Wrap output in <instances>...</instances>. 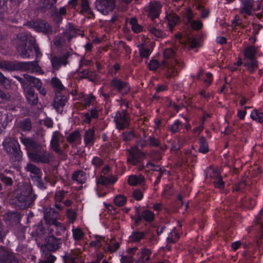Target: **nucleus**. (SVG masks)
<instances>
[{"label":"nucleus","instance_id":"c9c22d12","mask_svg":"<svg viewBox=\"0 0 263 263\" xmlns=\"http://www.w3.org/2000/svg\"><path fill=\"white\" fill-rule=\"evenodd\" d=\"M144 180V177L142 176H137L136 175H132L128 177L127 183L131 186H136L141 184Z\"/></svg>","mask_w":263,"mask_h":263},{"label":"nucleus","instance_id":"69168bd1","mask_svg":"<svg viewBox=\"0 0 263 263\" xmlns=\"http://www.w3.org/2000/svg\"><path fill=\"white\" fill-rule=\"evenodd\" d=\"M184 15L186 20L184 21V24L185 25H188L189 23L192 21V18L193 17V14L190 8H187L185 10Z\"/></svg>","mask_w":263,"mask_h":263},{"label":"nucleus","instance_id":"1a4fd4ad","mask_svg":"<svg viewBox=\"0 0 263 263\" xmlns=\"http://www.w3.org/2000/svg\"><path fill=\"white\" fill-rule=\"evenodd\" d=\"M15 78L21 83L23 89L30 85H33L42 95L45 96L46 95V90L42 86V83L38 78L27 74H24L23 77L15 76Z\"/></svg>","mask_w":263,"mask_h":263},{"label":"nucleus","instance_id":"c03bdc74","mask_svg":"<svg viewBox=\"0 0 263 263\" xmlns=\"http://www.w3.org/2000/svg\"><path fill=\"white\" fill-rule=\"evenodd\" d=\"M51 145L53 150L58 154L61 155L62 153V151L60 148L59 144V139L57 136H53L51 141Z\"/></svg>","mask_w":263,"mask_h":263},{"label":"nucleus","instance_id":"0e129e2a","mask_svg":"<svg viewBox=\"0 0 263 263\" xmlns=\"http://www.w3.org/2000/svg\"><path fill=\"white\" fill-rule=\"evenodd\" d=\"M0 180L6 185H11L13 184L12 178L3 173L0 174Z\"/></svg>","mask_w":263,"mask_h":263},{"label":"nucleus","instance_id":"f03ea898","mask_svg":"<svg viewBox=\"0 0 263 263\" xmlns=\"http://www.w3.org/2000/svg\"><path fill=\"white\" fill-rule=\"evenodd\" d=\"M171 48H166L163 51V60L160 62L153 58L148 64L151 71H155L160 67L164 69L167 78L174 77L178 75L181 63V32H178L172 40Z\"/></svg>","mask_w":263,"mask_h":263},{"label":"nucleus","instance_id":"a211bd4d","mask_svg":"<svg viewBox=\"0 0 263 263\" xmlns=\"http://www.w3.org/2000/svg\"><path fill=\"white\" fill-rule=\"evenodd\" d=\"M135 216V223L136 226H138L142 220L147 223H152L155 218L154 212L148 209H145L141 212H137Z\"/></svg>","mask_w":263,"mask_h":263},{"label":"nucleus","instance_id":"774afa93","mask_svg":"<svg viewBox=\"0 0 263 263\" xmlns=\"http://www.w3.org/2000/svg\"><path fill=\"white\" fill-rule=\"evenodd\" d=\"M135 260L136 258L134 257L127 255L122 256L120 259L121 263H133Z\"/></svg>","mask_w":263,"mask_h":263},{"label":"nucleus","instance_id":"393cba45","mask_svg":"<svg viewBox=\"0 0 263 263\" xmlns=\"http://www.w3.org/2000/svg\"><path fill=\"white\" fill-rule=\"evenodd\" d=\"M127 152V163L130 165H137L138 167L140 164H141L140 154L138 152L133 150L128 149Z\"/></svg>","mask_w":263,"mask_h":263},{"label":"nucleus","instance_id":"3c124183","mask_svg":"<svg viewBox=\"0 0 263 263\" xmlns=\"http://www.w3.org/2000/svg\"><path fill=\"white\" fill-rule=\"evenodd\" d=\"M81 135L79 130H75L71 132L66 138L67 141L69 143L74 142L77 140L80 139Z\"/></svg>","mask_w":263,"mask_h":263},{"label":"nucleus","instance_id":"f704fd0d","mask_svg":"<svg viewBox=\"0 0 263 263\" xmlns=\"http://www.w3.org/2000/svg\"><path fill=\"white\" fill-rule=\"evenodd\" d=\"M257 50V48L253 46H249L245 48L243 51L245 60L255 59Z\"/></svg>","mask_w":263,"mask_h":263},{"label":"nucleus","instance_id":"13d9d810","mask_svg":"<svg viewBox=\"0 0 263 263\" xmlns=\"http://www.w3.org/2000/svg\"><path fill=\"white\" fill-rule=\"evenodd\" d=\"M0 86L7 89L10 87V81L1 71H0Z\"/></svg>","mask_w":263,"mask_h":263},{"label":"nucleus","instance_id":"8fccbe9b","mask_svg":"<svg viewBox=\"0 0 263 263\" xmlns=\"http://www.w3.org/2000/svg\"><path fill=\"white\" fill-rule=\"evenodd\" d=\"M245 65L250 72H253L257 68L258 64L256 59L246 60Z\"/></svg>","mask_w":263,"mask_h":263},{"label":"nucleus","instance_id":"dca6fc26","mask_svg":"<svg viewBox=\"0 0 263 263\" xmlns=\"http://www.w3.org/2000/svg\"><path fill=\"white\" fill-rule=\"evenodd\" d=\"M21 142L25 146L26 149L30 152H37L43 146L39 141L34 139L22 136L20 138Z\"/></svg>","mask_w":263,"mask_h":263},{"label":"nucleus","instance_id":"79ce46f5","mask_svg":"<svg viewBox=\"0 0 263 263\" xmlns=\"http://www.w3.org/2000/svg\"><path fill=\"white\" fill-rule=\"evenodd\" d=\"M96 102L97 98L92 93H90L83 100V103L85 108L90 107L91 105H93L94 103Z\"/></svg>","mask_w":263,"mask_h":263},{"label":"nucleus","instance_id":"2eb2a0df","mask_svg":"<svg viewBox=\"0 0 263 263\" xmlns=\"http://www.w3.org/2000/svg\"><path fill=\"white\" fill-rule=\"evenodd\" d=\"M61 245L62 241L60 238L51 236L46 239V243L41 247V251H43L44 255H46V252H54L61 247Z\"/></svg>","mask_w":263,"mask_h":263},{"label":"nucleus","instance_id":"4be33fe9","mask_svg":"<svg viewBox=\"0 0 263 263\" xmlns=\"http://www.w3.org/2000/svg\"><path fill=\"white\" fill-rule=\"evenodd\" d=\"M58 212L53 208H47L44 211V218L47 224L57 226L60 223L57 221Z\"/></svg>","mask_w":263,"mask_h":263},{"label":"nucleus","instance_id":"680f3d73","mask_svg":"<svg viewBox=\"0 0 263 263\" xmlns=\"http://www.w3.org/2000/svg\"><path fill=\"white\" fill-rule=\"evenodd\" d=\"M91 163L95 167L98 168L103 165L104 161L102 158L98 156H94L92 159Z\"/></svg>","mask_w":263,"mask_h":263},{"label":"nucleus","instance_id":"37998d69","mask_svg":"<svg viewBox=\"0 0 263 263\" xmlns=\"http://www.w3.org/2000/svg\"><path fill=\"white\" fill-rule=\"evenodd\" d=\"M7 219L12 222L18 223L22 219V215L18 212H10L7 214Z\"/></svg>","mask_w":263,"mask_h":263},{"label":"nucleus","instance_id":"ea45409f","mask_svg":"<svg viewBox=\"0 0 263 263\" xmlns=\"http://www.w3.org/2000/svg\"><path fill=\"white\" fill-rule=\"evenodd\" d=\"M42 252V259L41 260L39 263H54L55 260H56V257L52 255L51 252H46V255L44 254V251H41Z\"/></svg>","mask_w":263,"mask_h":263},{"label":"nucleus","instance_id":"c756f323","mask_svg":"<svg viewBox=\"0 0 263 263\" xmlns=\"http://www.w3.org/2000/svg\"><path fill=\"white\" fill-rule=\"evenodd\" d=\"M140 57L142 59H148L153 51L152 46L141 44L138 46Z\"/></svg>","mask_w":263,"mask_h":263},{"label":"nucleus","instance_id":"bf43d9fd","mask_svg":"<svg viewBox=\"0 0 263 263\" xmlns=\"http://www.w3.org/2000/svg\"><path fill=\"white\" fill-rule=\"evenodd\" d=\"M84 234L80 229H76L72 231V236L74 240L79 241L83 237Z\"/></svg>","mask_w":263,"mask_h":263},{"label":"nucleus","instance_id":"0eeeda50","mask_svg":"<svg viewBox=\"0 0 263 263\" xmlns=\"http://www.w3.org/2000/svg\"><path fill=\"white\" fill-rule=\"evenodd\" d=\"M37 198L31 186H27L22 190L13 199L14 204L20 209L31 208L34 204Z\"/></svg>","mask_w":263,"mask_h":263},{"label":"nucleus","instance_id":"473e14b6","mask_svg":"<svg viewBox=\"0 0 263 263\" xmlns=\"http://www.w3.org/2000/svg\"><path fill=\"white\" fill-rule=\"evenodd\" d=\"M147 141L150 146L159 147L162 152H164L167 149L165 145H161L160 140L154 136H149Z\"/></svg>","mask_w":263,"mask_h":263},{"label":"nucleus","instance_id":"f257e3e1","mask_svg":"<svg viewBox=\"0 0 263 263\" xmlns=\"http://www.w3.org/2000/svg\"><path fill=\"white\" fill-rule=\"evenodd\" d=\"M161 8V3L156 1H151L144 7L145 14L149 20V22L147 25V29L155 37V40L165 36L166 34L163 31L165 28L173 32L174 27L180 21L179 16L176 13L172 12L167 14L165 17V21L161 23L159 20Z\"/></svg>","mask_w":263,"mask_h":263},{"label":"nucleus","instance_id":"412c9836","mask_svg":"<svg viewBox=\"0 0 263 263\" xmlns=\"http://www.w3.org/2000/svg\"><path fill=\"white\" fill-rule=\"evenodd\" d=\"M32 27L37 32H43L46 34H51L52 29L51 26L44 20L39 19L33 21Z\"/></svg>","mask_w":263,"mask_h":263},{"label":"nucleus","instance_id":"6ab92c4d","mask_svg":"<svg viewBox=\"0 0 263 263\" xmlns=\"http://www.w3.org/2000/svg\"><path fill=\"white\" fill-rule=\"evenodd\" d=\"M117 181V178L111 177H107L104 176H101L98 179H97V185L98 189L97 190V194L98 197H104L106 195V192H103L100 193L99 190L101 189V186L107 187L109 185L114 184Z\"/></svg>","mask_w":263,"mask_h":263},{"label":"nucleus","instance_id":"9d476101","mask_svg":"<svg viewBox=\"0 0 263 263\" xmlns=\"http://www.w3.org/2000/svg\"><path fill=\"white\" fill-rule=\"evenodd\" d=\"M200 46V42L195 37L191 30H189L182 34V48L191 50L198 48Z\"/></svg>","mask_w":263,"mask_h":263},{"label":"nucleus","instance_id":"2f4dec72","mask_svg":"<svg viewBox=\"0 0 263 263\" xmlns=\"http://www.w3.org/2000/svg\"><path fill=\"white\" fill-rule=\"evenodd\" d=\"M72 179L79 183L84 184L86 180V173L83 170L74 171L72 175Z\"/></svg>","mask_w":263,"mask_h":263},{"label":"nucleus","instance_id":"423d86ee","mask_svg":"<svg viewBox=\"0 0 263 263\" xmlns=\"http://www.w3.org/2000/svg\"><path fill=\"white\" fill-rule=\"evenodd\" d=\"M3 146L12 164L19 165L22 160L23 153L17 140L12 138H6L3 142Z\"/></svg>","mask_w":263,"mask_h":263},{"label":"nucleus","instance_id":"58836bf2","mask_svg":"<svg viewBox=\"0 0 263 263\" xmlns=\"http://www.w3.org/2000/svg\"><path fill=\"white\" fill-rule=\"evenodd\" d=\"M10 3L13 4L15 3V0H9ZM7 1L8 0H0V22H3L4 18L5 13L8 9L7 7Z\"/></svg>","mask_w":263,"mask_h":263},{"label":"nucleus","instance_id":"09e8293b","mask_svg":"<svg viewBox=\"0 0 263 263\" xmlns=\"http://www.w3.org/2000/svg\"><path fill=\"white\" fill-rule=\"evenodd\" d=\"M135 135L133 130H126L123 132L120 135V138L125 142L132 140L135 138Z\"/></svg>","mask_w":263,"mask_h":263},{"label":"nucleus","instance_id":"6e6d98bb","mask_svg":"<svg viewBox=\"0 0 263 263\" xmlns=\"http://www.w3.org/2000/svg\"><path fill=\"white\" fill-rule=\"evenodd\" d=\"M251 117L252 119L260 123L263 122V113L257 110H254L251 112Z\"/></svg>","mask_w":263,"mask_h":263},{"label":"nucleus","instance_id":"052dcab7","mask_svg":"<svg viewBox=\"0 0 263 263\" xmlns=\"http://www.w3.org/2000/svg\"><path fill=\"white\" fill-rule=\"evenodd\" d=\"M162 151L160 150L153 149L150 152V155L153 159L159 161L162 158Z\"/></svg>","mask_w":263,"mask_h":263},{"label":"nucleus","instance_id":"20e7f679","mask_svg":"<svg viewBox=\"0 0 263 263\" xmlns=\"http://www.w3.org/2000/svg\"><path fill=\"white\" fill-rule=\"evenodd\" d=\"M109 86L110 90L107 92L102 91L101 95L104 97L105 101L115 97L119 93L121 96H125L128 94L130 91V86L128 82L123 81L118 77H114L110 80Z\"/></svg>","mask_w":263,"mask_h":263},{"label":"nucleus","instance_id":"7ed1b4c3","mask_svg":"<svg viewBox=\"0 0 263 263\" xmlns=\"http://www.w3.org/2000/svg\"><path fill=\"white\" fill-rule=\"evenodd\" d=\"M16 49L24 59L30 58L34 54L36 59L42 56L35 37L29 32H20L17 35Z\"/></svg>","mask_w":263,"mask_h":263},{"label":"nucleus","instance_id":"9b49d317","mask_svg":"<svg viewBox=\"0 0 263 263\" xmlns=\"http://www.w3.org/2000/svg\"><path fill=\"white\" fill-rule=\"evenodd\" d=\"M27 155L29 159L34 162L49 163L50 162V154L44 146L37 152H28Z\"/></svg>","mask_w":263,"mask_h":263},{"label":"nucleus","instance_id":"5701e85b","mask_svg":"<svg viewBox=\"0 0 263 263\" xmlns=\"http://www.w3.org/2000/svg\"><path fill=\"white\" fill-rule=\"evenodd\" d=\"M35 87L33 85H30L29 87L24 89L26 93V97L28 103L31 105H35L38 102V97L37 93H35L34 89Z\"/></svg>","mask_w":263,"mask_h":263},{"label":"nucleus","instance_id":"bb28decb","mask_svg":"<svg viewBox=\"0 0 263 263\" xmlns=\"http://www.w3.org/2000/svg\"><path fill=\"white\" fill-rule=\"evenodd\" d=\"M66 14V10L65 7H61L58 10L56 7L51 9L50 16L53 20L57 23H61L62 21V16Z\"/></svg>","mask_w":263,"mask_h":263},{"label":"nucleus","instance_id":"b1692460","mask_svg":"<svg viewBox=\"0 0 263 263\" xmlns=\"http://www.w3.org/2000/svg\"><path fill=\"white\" fill-rule=\"evenodd\" d=\"M79 13L90 19H94L95 14L89 6L88 0H82Z\"/></svg>","mask_w":263,"mask_h":263},{"label":"nucleus","instance_id":"de8ad7c7","mask_svg":"<svg viewBox=\"0 0 263 263\" xmlns=\"http://www.w3.org/2000/svg\"><path fill=\"white\" fill-rule=\"evenodd\" d=\"M20 127L23 132H29L31 129V122L29 118H26L21 121Z\"/></svg>","mask_w":263,"mask_h":263},{"label":"nucleus","instance_id":"c85d7f7f","mask_svg":"<svg viewBox=\"0 0 263 263\" xmlns=\"http://www.w3.org/2000/svg\"><path fill=\"white\" fill-rule=\"evenodd\" d=\"M57 0H40L39 10L41 13H45L53 8Z\"/></svg>","mask_w":263,"mask_h":263},{"label":"nucleus","instance_id":"aec40b11","mask_svg":"<svg viewBox=\"0 0 263 263\" xmlns=\"http://www.w3.org/2000/svg\"><path fill=\"white\" fill-rule=\"evenodd\" d=\"M68 100V95H55L53 102V107L58 114H62Z\"/></svg>","mask_w":263,"mask_h":263},{"label":"nucleus","instance_id":"4d7b16f0","mask_svg":"<svg viewBox=\"0 0 263 263\" xmlns=\"http://www.w3.org/2000/svg\"><path fill=\"white\" fill-rule=\"evenodd\" d=\"M180 125L181 122L179 120H176L173 124L169 126V130L172 134H175L179 132Z\"/></svg>","mask_w":263,"mask_h":263},{"label":"nucleus","instance_id":"e433bc0d","mask_svg":"<svg viewBox=\"0 0 263 263\" xmlns=\"http://www.w3.org/2000/svg\"><path fill=\"white\" fill-rule=\"evenodd\" d=\"M51 85L52 87L54 88L58 92H61L65 89V87L62 84L61 80L57 78H52L50 81Z\"/></svg>","mask_w":263,"mask_h":263},{"label":"nucleus","instance_id":"4468645a","mask_svg":"<svg viewBox=\"0 0 263 263\" xmlns=\"http://www.w3.org/2000/svg\"><path fill=\"white\" fill-rule=\"evenodd\" d=\"M95 7L103 14L107 15L116 7L115 0H96Z\"/></svg>","mask_w":263,"mask_h":263},{"label":"nucleus","instance_id":"a18cd8bd","mask_svg":"<svg viewBox=\"0 0 263 263\" xmlns=\"http://www.w3.org/2000/svg\"><path fill=\"white\" fill-rule=\"evenodd\" d=\"M26 169L28 172L35 175V176H34L35 178L42 175L41 170L35 164L28 163L27 165Z\"/></svg>","mask_w":263,"mask_h":263},{"label":"nucleus","instance_id":"f3484780","mask_svg":"<svg viewBox=\"0 0 263 263\" xmlns=\"http://www.w3.org/2000/svg\"><path fill=\"white\" fill-rule=\"evenodd\" d=\"M72 56L71 52L66 51L62 52L59 56H54L51 60V65L53 68L58 70L61 66H66L68 63L69 58Z\"/></svg>","mask_w":263,"mask_h":263},{"label":"nucleus","instance_id":"e2e57ef3","mask_svg":"<svg viewBox=\"0 0 263 263\" xmlns=\"http://www.w3.org/2000/svg\"><path fill=\"white\" fill-rule=\"evenodd\" d=\"M133 197L137 201L142 200L143 198V193L141 189H135L133 192Z\"/></svg>","mask_w":263,"mask_h":263},{"label":"nucleus","instance_id":"603ef678","mask_svg":"<svg viewBox=\"0 0 263 263\" xmlns=\"http://www.w3.org/2000/svg\"><path fill=\"white\" fill-rule=\"evenodd\" d=\"M126 197L121 194L117 195L114 199L115 204L118 206H123L126 203Z\"/></svg>","mask_w":263,"mask_h":263},{"label":"nucleus","instance_id":"a19ab883","mask_svg":"<svg viewBox=\"0 0 263 263\" xmlns=\"http://www.w3.org/2000/svg\"><path fill=\"white\" fill-rule=\"evenodd\" d=\"M46 233V229L41 224H39L33 228V230L32 232L33 236L41 238L44 236Z\"/></svg>","mask_w":263,"mask_h":263},{"label":"nucleus","instance_id":"f8f14e48","mask_svg":"<svg viewBox=\"0 0 263 263\" xmlns=\"http://www.w3.org/2000/svg\"><path fill=\"white\" fill-rule=\"evenodd\" d=\"M114 121L118 129L124 130L129 126L130 115L126 109H122L117 112Z\"/></svg>","mask_w":263,"mask_h":263},{"label":"nucleus","instance_id":"864d4df0","mask_svg":"<svg viewBox=\"0 0 263 263\" xmlns=\"http://www.w3.org/2000/svg\"><path fill=\"white\" fill-rule=\"evenodd\" d=\"M179 239V235L176 231H172L170 233L166 238L167 243H174Z\"/></svg>","mask_w":263,"mask_h":263},{"label":"nucleus","instance_id":"5fc2aeb1","mask_svg":"<svg viewBox=\"0 0 263 263\" xmlns=\"http://www.w3.org/2000/svg\"><path fill=\"white\" fill-rule=\"evenodd\" d=\"M200 147L199 151L203 154L206 153L209 151V146L208 143L203 137L199 139Z\"/></svg>","mask_w":263,"mask_h":263},{"label":"nucleus","instance_id":"338daca9","mask_svg":"<svg viewBox=\"0 0 263 263\" xmlns=\"http://www.w3.org/2000/svg\"><path fill=\"white\" fill-rule=\"evenodd\" d=\"M189 25L194 30H199L202 27V23L198 20H192L189 23Z\"/></svg>","mask_w":263,"mask_h":263},{"label":"nucleus","instance_id":"ddd939ff","mask_svg":"<svg viewBox=\"0 0 263 263\" xmlns=\"http://www.w3.org/2000/svg\"><path fill=\"white\" fill-rule=\"evenodd\" d=\"M259 9V3L255 2L253 0H242V6L239 12L246 17L247 15H252L253 12L257 11Z\"/></svg>","mask_w":263,"mask_h":263},{"label":"nucleus","instance_id":"7c9ffc66","mask_svg":"<svg viewBox=\"0 0 263 263\" xmlns=\"http://www.w3.org/2000/svg\"><path fill=\"white\" fill-rule=\"evenodd\" d=\"M138 170L143 172H147L149 171H159L161 170V167L159 165L148 161L146 163V165L143 163L140 164L138 167Z\"/></svg>","mask_w":263,"mask_h":263},{"label":"nucleus","instance_id":"4c0bfd02","mask_svg":"<svg viewBox=\"0 0 263 263\" xmlns=\"http://www.w3.org/2000/svg\"><path fill=\"white\" fill-rule=\"evenodd\" d=\"M129 24L131 25V29L134 33H138L142 31L143 27L138 24L137 18L132 17L129 21Z\"/></svg>","mask_w":263,"mask_h":263},{"label":"nucleus","instance_id":"39448f33","mask_svg":"<svg viewBox=\"0 0 263 263\" xmlns=\"http://www.w3.org/2000/svg\"><path fill=\"white\" fill-rule=\"evenodd\" d=\"M145 228H137L134 230L128 237L131 242H139L143 240V245L146 247H151L157 243V236L154 233H150L149 228L145 224Z\"/></svg>","mask_w":263,"mask_h":263},{"label":"nucleus","instance_id":"49530a36","mask_svg":"<svg viewBox=\"0 0 263 263\" xmlns=\"http://www.w3.org/2000/svg\"><path fill=\"white\" fill-rule=\"evenodd\" d=\"M105 241V238L102 236L96 235L95 239L90 241L89 245L92 247L101 248L103 244L102 242Z\"/></svg>","mask_w":263,"mask_h":263},{"label":"nucleus","instance_id":"72a5a7b5","mask_svg":"<svg viewBox=\"0 0 263 263\" xmlns=\"http://www.w3.org/2000/svg\"><path fill=\"white\" fill-rule=\"evenodd\" d=\"M63 263H83L79 255L66 253L63 256Z\"/></svg>","mask_w":263,"mask_h":263},{"label":"nucleus","instance_id":"cd10ccee","mask_svg":"<svg viewBox=\"0 0 263 263\" xmlns=\"http://www.w3.org/2000/svg\"><path fill=\"white\" fill-rule=\"evenodd\" d=\"M84 142L85 146H91L95 142V133L93 129L89 128L86 130L84 136Z\"/></svg>","mask_w":263,"mask_h":263},{"label":"nucleus","instance_id":"6e6552de","mask_svg":"<svg viewBox=\"0 0 263 263\" xmlns=\"http://www.w3.org/2000/svg\"><path fill=\"white\" fill-rule=\"evenodd\" d=\"M38 68H40V67L37 61L29 62L0 61V69L5 71H34L37 70Z\"/></svg>","mask_w":263,"mask_h":263},{"label":"nucleus","instance_id":"a878e982","mask_svg":"<svg viewBox=\"0 0 263 263\" xmlns=\"http://www.w3.org/2000/svg\"><path fill=\"white\" fill-rule=\"evenodd\" d=\"M148 247L144 246V247L141 249V251L138 252V260L140 261L141 263H148L151 256L152 253V250L149 248H147Z\"/></svg>","mask_w":263,"mask_h":263}]
</instances>
